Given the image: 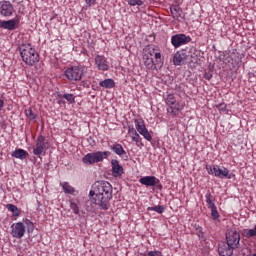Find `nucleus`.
Here are the masks:
<instances>
[{"mask_svg":"<svg viewBox=\"0 0 256 256\" xmlns=\"http://www.w3.org/2000/svg\"><path fill=\"white\" fill-rule=\"evenodd\" d=\"M45 136L40 135L36 140V147L33 149L34 155L39 157V155H43V151H45Z\"/></svg>","mask_w":256,"mask_h":256,"instance_id":"obj_12","label":"nucleus"},{"mask_svg":"<svg viewBox=\"0 0 256 256\" xmlns=\"http://www.w3.org/2000/svg\"><path fill=\"white\" fill-rule=\"evenodd\" d=\"M19 51L22 61H24L26 65L33 67V65L39 63V54L37 51H35L31 44H23L20 46Z\"/></svg>","mask_w":256,"mask_h":256,"instance_id":"obj_2","label":"nucleus"},{"mask_svg":"<svg viewBox=\"0 0 256 256\" xmlns=\"http://www.w3.org/2000/svg\"><path fill=\"white\" fill-rule=\"evenodd\" d=\"M110 151H96L86 154L82 161L85 165H95V163H103L105 159L110 157Z\"/></svg>","mask_w":256,"mask_h":256,"instance_id":"obj_3","label":"nucleus"},{"mask_svg":"<svg viewBox=\"0 0 256 256\" xmlns=\"http://www.w3.org/2000/svg\"><path fill=\"white\" fill-rule=\"evenodd\" d=\"M25 224L23 222H16L11 225V235L15 239H22L25 235Z\"/></svg>","mask_w":256,"mask_h":256,"instance_id":"obj_8","label":"nucleus"},{"mask_svg":"<svg viewBox=\"0 0 256 256\" xmlns=\"http://www.w3.org/2000/svg\"><path fill=\"white\" fill-rule=\"evenodd\" d=\"M95 65L99 71H109V63L103 55H97L95 57Z\"/></svg>","mask_w":256,"mask_h":256,"instance_id":"obj_13","label":"nucleus"},{"mask_svg":"<svg viewBox=\"0 0 256 256\" xmlns=\"http://www.w3.org/2000/svg\"><path fill=\"white\" fill-rule=\"evenodd\" d=\"M128 5H130L131 7H135V6H141L143 5V0H126Z\"/></svg>","mask_w":256,"mask_h":256,"instance_id":"obj_32","label":"nucleus"},{"mask_svg":"<svg viewBox=\"0 0 256 256\" xmlns=\"http://www.w3.org/2000/svg\"><path fill=\"white\" fill-rule=\"evenodd\" d=\"M92 197L91 202L98 205L100 209L107 211L111 207V199H113V186L107 181H97L93 184L92 190L89 192Z\"/></svg>","mask_w":256,"mask_h":256,"instance_id":"obj_1","label":"nucleus"},{"mask_svg":"<svg viewBox=\"0 0 256 256\" xmlns=\"http://www.w3.org/2000/svg\"><path fill=\"white\" fill-rule=\"evenodd\" d=\"M139 183H141V185H145V187H155V185H158L160 181L155 176H144L140 178Z\"/></svg>","mask_w":256,"mask_h":256,"instance_id":"obj_14","label":"nucleus"},{"mask_svg":"<svg viewBox=\"0 0 256 256\" xmlns=\"http://www.w3.org/2000/svg\"><path fill=\"white\" fill-rule=\"evenodd\" d=\"M134 123L138 133H140V135H143L146 141H151V139H153V137H151V134L149 133V130H147V127L145 126V121H143V119H136Z\"/></svg>","mask_w":256,"mask_h":256,"instance_id":"obj_9","label":"nucleus"},{"mask_svg":"<svg viewBox=\"0 0 256 256\" xmlns=\"http://www.w3.org/2000/svg\"><path fill=\"white\" fill-rule=\"evenodd\" d=\"M143 61L146 69H150L151 71H155V69H157V65H161V64H157V60L153 61V58L149 56H145L144 54H143Z\"/></svg>","mask_w":256,"mask_h":256,"instance_id":"obj_18","label":"nucleus"},{"mask_svg":"<svg viewBox=\"0 0 256 256\" xmlns=\"http://www.w3.org/2000/svg\"><path fill=\"white\" fill-rule=\"evenodd\" d=\"M4 105H5V102L0 99V111H1V109H3V106H4Z\"/></svg>","mask_w":256,"mask_h":256,"instance_id":"obj_40","label":"nucleus"},{"mask_svg":"<svg viewBox=\"0 0 256 256\" xmlns=\"http://www.w3.org/2000/svg\"><path fill=\"white\" fill-rule=\"evenodd\" d=\"M241 241V234L235 229H229L226 232V244L232 249H238Z\"/></svg>","mask_w":256,"mask_h":256,"instance_id":"obj_7","label":"nucleus"},{"mask_svg":"<svg viewBox=\"0 0 256 256\" xmlns=\"http://www.w3.org/2000/svg\"><path fill=\"white\" fill-rule=\"evenodd\" d=\"M171 43L173 47H181V45H187V43H191V37L185 34H176L171 37Z\"/></svg>","mask_w":256,"mask_h":256,"instance_id":"obj_10","label":"nucleus"},{"mask_svg":"<svg viewBox=\"0 0 256 256\" xmlns=\"http://www.w3.org/2000/svg\"><path fill=\"white\" fill-rule=\"evenodd\" d=\"M27 155H29V153L21 148L14 150L11 154L12 157L20 159L21 161H23V159H27Z\"/></svg>","mask_w":256,"mask_h":256,"instance_id":"obj_20","label":"nucleus"},{"mask_svg":"<svg viewBox=\"0 0 256 256\" xmlns=\"http://www.w3.org/2000/svg\"><path fill=\"white\" fill-rule=\"evenodd\" d=\"M25 115L30 119V121H33L37 117V114H35L31 108L25 110Z\"/></svg>","mask_w":256,"mask_h":256,"instance_id":"obj_29","label":"nucleus"},{"mask_svg":"<svg viewBox=\"0 0 256 256\" xmlns=\"http://www.w3.org/2000/svg\"><path fill=\"white\" fill-rule=\"evenodd\" d=\"M233 251H235V248H232L227 243H223L218 246V253L221 256H231L233 255Z\"/></svg>","mask_w":256,"mask_h":256,"instance_id":"obj_15","label":"nucleus"},{"mask_svg":"<svg viewBox=\"0 0 256 256\" xmlns=\"http://www.w3.org/2000/svg\"><path fill=\"white\" fill-rule=\"evenodd\" d=\"M15 25H17V23L13 19L8 21H0V27L2 29H8V31H13V29H15Z\"/></svg>","mask_w":256,"mask_h":256,"instance_id":"obj_21","label":"nucleus"},{"mask_svg":"<svg viewBox=\"0 0 256 256\" xmlns=\"http://www.w3.org/2000/svg\"><path fill=\"white\" fill-rule=\"evenodd\" d=\"M129 133L132 135V141H135V143H141V136H139L135 129L129 130Z\"/></svg>","mask_w":256,"mask_h":256,"instance_id":"obj_27","label":"nucleus"},{"mask_svg":"<svg viewBox=\"0 0 256 256\" xmlns=\"http://www.w3.org/2000/svg\"><path fill=\"white\" fill-rule=\"evenodd\" d=\"M170 13L173 17V19H179V17H181V13H183V11L181 10V7H179L178 5H174L170 7Z\"/></svg>","mask_w":256,"mask_h":256,"instance_id":"obj_23","label":"nucleus"},{"mask_svg":"<svg viewBox=\"0 0 256 256\" xmlns=\"http://www.w3.org/2000/svg\"><path fill=\"white\" fill-rule=\"evenodd\" d=\"M143 256H161V252L160 251H150V252L144 254Z\"/></svg>","mask_w":256,"mask_h":256,"instance_id":"obj_37","label":"nucleus"},{"mask_svg":"<svg viewBox=\"0 0 256 256\" xmlns=\"http://www.w3.org/2000/svg\"><path fill=\"white\" fill-rule=\"evenodd\" d=\"M158 189H163V185H161L160 183L156 184Z\"/></svg>","mask_w":256,"mask_h":256,"instance_id":"obj_42","label":"nucleus"},{"mask_svg":"<svg viewBox=\"0 0 256 256\" xmlns=\"http://www.w3.org/2000/svg\"><path fill=\"white\" fill-rule=\"evenodd\" d=\"M25 224H26L28 233H33V231L35 230V225L33 224V222H31V220L26 219Z\"/></svg>","mask_w":256,"mask_h":256,"instance_id":"obj_31","label":"nucleus"},{"mask_svg":"<svg viewBox=\"0 0 256 256\" xmlns=\"http://www.w3.org/2000/svg\"><path fill=\"white\" fill-rule=\"evenodd\" d=\"M211 209V217L216 220L219 219V212L217 211V206H213Z\"/></svg>","mask_w":256,"mask_h":256,"instance_id":"obj_33","label":"nucleus"},{"mask_svg":"<svg viewBox=\"0 0 256 256\" xmlns=\"http://www.w3.org/2000/svg\"><path fill=\"white\" fill-rule=\"evenodd\" d=\"M85 73H87V67L85 66H73L65 70L68 81H81Z\"/></svg>","mask_w":256,"mask_h":256,"instance_id":"obj_4","label":"nucleus"},{"mask_svg":"<svg viewBox=\"0 0 256 256\" xmlns=\"http://www.w3.org/2000/svg\"><path fill=\"white\" fill-rule=\"evenodd\" d=\"M148 211H156V213L161 214L165 211V207L163 205L148 207Z\"/></svg>","mask_w":256,"mask_h":256,"instance_id":"obj_30","label":"nucleus"},{"mask_svg":"<svg viewBox=\"0 0 256 256\" xmlns=\"http://www.w3.org/2000/svg\"><path fill=\"white\" fill-rule=\"evenodd\" d=\"M6 209H8V211H11L13 217H19V215H21V210H19V208L14 204H7Z\"/></svg>","mask_w":256,"mask_h":256,"instance_id":"obj_25","label":"nucleus"},{"mask_svg":"<svg viewBox=\"0 0 256 256\" xmlns=\"http://www.w3.org/2000/svg\"><path fill=\"white\" fill-rule=\"evenodd\" d=\"M165 101H166V105H168L169 107H171V105H175V102H176L177 100L175 99V95H173V94H168L167 97H166V99H165Z\"/></svg>","mask_w":256,"mask_h":256,"instance_id":"obj_28","label":"nucleus"},{"mask_svg":"<svg viewBox=\"0 0 256 256\" xmlns=\"http://www.w3.org/2000/svg\"><path fill=\"white\" fill-rule=\"evenodd\" d=\"M63 99H66L68 103H75V96L73 94H64Z\"/></svg>","mask_w":256,"mask_h":256,"instance_id":"obj_34","label":"nucleus"},{"mask_svg":"<svg viewBox=\"0 0 256 256\" xmlns=\"http://www.w3.org/2000/svg\"><path fill=\"white\" fill-rule=\"evenodd\" d=\"M143 55L146 57H151L152 59L155 57L156 64H160V67L163 66V56L161 55V50H159V47L153 44L147 45L143 49Z\"/></svg>","mask_w":256,"mask_h":256,"instance_id":"obj_6","label":"nucleus"},{"mask_svg":"<svg viewBox=\"0 0 256 256\" xmlns=\"http://www.w3.org/2000/svg\"><path fill=\"white\" fill-rule=\"evenodd\" d=\"M84 1H85L86 5L91 6V5H94V4H95V1H96V0H84Z\"/></svg>","mask_w":256,"mask_h":256,"instance_id":"obj_39","label":"nucleus"},{"mask_svg":"<svg viewBox=\"0 0 256 256\" xmlns=\"http://www.w3.org/2000/svg\"><path fill=\"white\" fill-rule=\"evenodd\" d=\"M206 203L209 205L210 209L212 207H215V203H213V200L211 199V193L206 194Z\"/></svg>","mask_w":256,"mask_h":256,"instance_id":"obj_35","label":"nucleus"},{"mask_svg":"<svg viewBox=\"0 0 256 256\" xmlns=\"http://www.w3.org/2000/svg\"><path fill=\"white\" fill-rule=\"evenodd\" d=\"M111 151H114L116 155H119L122 157V155H126L127 152H125V149H123V146L121 144H114L110 147Z\"/></svg>","mask_w":256,"mask_h":256,"instance_id":"obj_24","label":"nucleus"},{"mask_svg":"<svg viewBox=\"0 0 256 256\" xmlns=\"http://www.w3.org/2000/svg\"><path fill=\"white\" fill-rule=\"evenodd\" d=\"M167 111L170 115H173V117H177L179 111H183V103L177 102L176 100L173 105L169 106Z\"/></svg>","mask_w":256,"mask_h":256,"instance_id":"obj_16","label":"nucleus"},{"mask_svg":"<svg viewBox=\"0 0 256 256\" xmlns=\"http://www.w3.org/2000/svg\"><path fill=\"white\" fill-rule=\"evenodd\" d=\"M204 78H206L208 81H211V79L213 78V74L211 72H206L204 74Z\"/></svg>","mask_w":256,"mask_h":256,"instance_id":"obj_38","label":"nucleus"},{"mask_svg":"<svg viewBox=\"0 0 256 256\" xmlns=\"http://www.w3.org/2000/svg\"><path fill=\"white\" fill-rule=\"evenodd\" d=\"M60 185L64 192H66L70 195H73V193H75V188H73L71 185H69L68 182L61 183Z\"/></svg>","mask_w":256,"mask_h":256,"instance_id":"obj_26","label":"nucleus"},{"mask_svg":"<svg viewBox=\"0 0 256 256\" xmlns=\"http://www.w3.org/2000/svg\"><path fill=\"white\" fill-rule=\"evenodd\" d=\"M15 11L13 4L9 1H0V13L4 17H11Z\"/></svg>","mask_w":256,"mask_h":256,"instance_id":"obj_11","label":"nucleus"},{"mask_svg":"<svg viewBox=\"0 0 256 256\" xmlns=\"http://www.w3.org/2000/svg\"><path fill=\"white\" fill-rule=\"evenodd\" d=\"M187 61V53L182 50V52H177L173 57L174 65H181Z\"/></svg>","mask_w":256,"mask_h":256,"instance_id":"obj_19","label":"nucleus"},{"mask_svg":"<svg viewBox=\"0 0 256 256\" xmlns=\"http://www.w3.org/2000/svg\"><path fill=\"white\" fill-rule=\"evenodd\" d=\"M111 165H112V173L114 174V177H121V175H123V166L119 164V161L116 159H112Z\"/></svg>","mask_w":256,"mask_h":256,"instance_id":"obj_17","label":"nucleus"},{"mask_svg":"<svg viewBox=\"0 0 256 256\" xmlns=\"http://www.w3.org/2000/svg\"><path fill=\"white\" fill-rule=\"evenodd\" d=\"M100 87L104 89H113L115 87V80L108 78L99 82Z\"/></svg>","mask_w":256,"mask_h":256,"instance_id":"obj_22","label":"nucleus"},{"mask_svg":"<svg viewBox=\"0 0 256 256\" xmlns=\"http://www.w3.org/2000/svg\"><path fill=\"white\" fill-rule=\"evenodd\" d=\"M198 237H203V231L201 230V228L198 230Z\"/></svg>","mask_w":256,"mask_h":256,"instance_id":"obj_41","label":"nucleus"},{"mask_svg":"<svg viewBox=\"0 0 256 256\" xmlns=\"http://www.w3.org/2000/svg\"><path fill=\"white\" fill-rule=\"evenodd\" d=\"M251 256H256V253L252 254Z\"/></svg>","mask_w":256,"mask_h":256,"instance_id":"obj_43","label":"nucleus"},{"mask_svg":"<svg viewBox=\"0 0 256 256\" xmlns=\"http://www.w3.org/2000/svg\"><path fill=\"white\" fill-rule=\"evenodd\" d=\"M70 207H71L73 213H75V215H79V206L77 205V203L71 202Z\"/></svg>","mask_w":256,"mask_h":256,"instance_id":"obj_36","label":"nucleus"},{"mask_svg":"<svg viewBox=\"0 0 256 256\" xmlns=\"http://www.w3.org/2000/svg\"><path fill=\"white\" fill-rule=\"evenodd\" d=\"M206 170L209 175H213L219 179H233V177H235V175L229 173V169L225 167L219 168V166L215 165H206Z\"/></svg>","mask_w":256,"mask_h":256,"instance_id":"obj_5","label":"nucleus"}]
</instances>
